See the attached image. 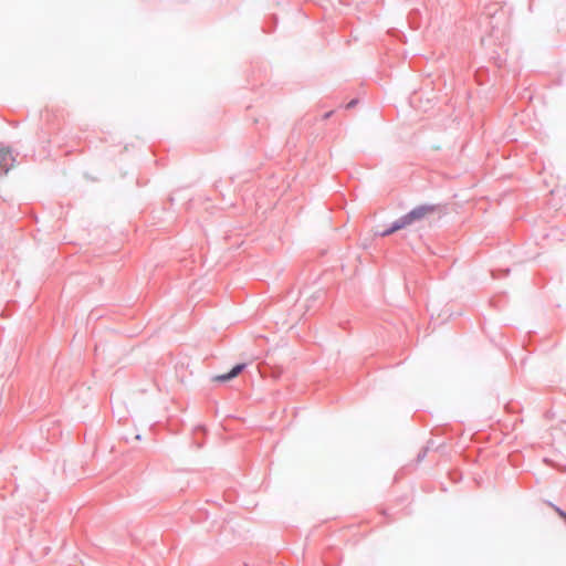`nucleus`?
<instances>
[{
  "instance_id": "1",
  "label": "nucleus",
  "mask_w": 566,
  "mask_h": 566,
  "mask_svg": "<svg viewBox=\"0 0 566 566\" xmlns=\"http://www.w3.org/2000/svg\"><path fill=\"white\" fill-rule=\"evenodd\" d=\"M434 211L433 206H419L412 209L409 213L401 217L399 220H397L391 229L385 231L382 235L390 234L395 231H398L400 229H403L406 227H409L416 222H419L427 218L429 214H431Z\"/></svg>"
},
{
  "instance_id": "2",
  "label": "nucleus",
  "mask_w": 566,
  "mask_h": 566,
  "mask_svg": "<svg viewBox=\"0 0 566 566\" xmlns=\"http://www.w3.org/2000/svg\"><path fill=\"white\" fill-rule=\"evenodd\" d=\"M14 158L10 151L0 149V176L7 175L8 171L13 167Z\"/></svg>"
},
{
  "instance_id": "3",
  "label": "nucleus",
  "mask_w": 566,
  "mask_h": 566,
  "mask_svg": "<svg viewBox=\"0 0 566 566\" xmlns=\"http://www.w3.org/2000/svg\"><path fill=\"white\" fill-rule=\"evenodd\" d=\"M244 367H245L244 364H239V365L234 366L229 373L214 376L213 381H218V382L229 381V380L235 378L244 369Z\"/></svg>"
},
{
  "instance_id": "4",
  "label": "nucleus",
  "mask_w": 566,
  "mask_h": 566,
  "mask_svg": "<svg viewBox=\"0 0 566 566\" xmlns=\"http://www.w3.org/2000/svg\"><path fill=\"white\" fill-rule=\"evenodd\" d=\"M555 510L559 514V516H562L566 521V513L559 510L558 507H556Z\"/></svg>"
}]
</instances>
